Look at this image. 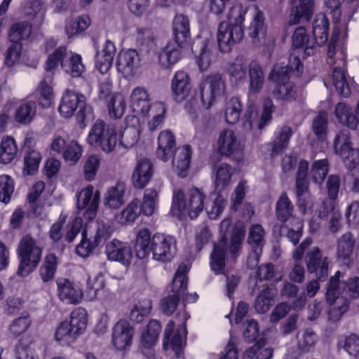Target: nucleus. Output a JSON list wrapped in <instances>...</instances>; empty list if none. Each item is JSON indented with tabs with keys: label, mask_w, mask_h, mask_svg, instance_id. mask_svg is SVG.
<instances>
[{
	"label": "nucleus",
	"mask_w": 359,
	"mask_h": 359,
	"mask_svg": "<svg viewBox=\"0 0 359 359\" xmlns=\"http://www.w3.org/2000/svg\"><path fill=\"white\" fill-rule=\"evenodd\" d=\"M134 249L138 259H144L152 254L154 260L167 263L175 256L177 241L172 236L161 233L151 236L149 229L142 228L136 233Z\"/></svg>",
	"instance_id": "1"
},
{
	"label": "nucleus",
	"mask_w": 359,
	"mask_h": 359,
	"mask_svg": "<svg viewBox=\"0 0 359 359\" xmlns=\"http://www.w3.org/2000/svg\"><path fill=\"white\" fill-rule=\"evenodd\" d=\"M46 76L43 80L40 81L38 87L33 91L29 97L34 98L36 101L29 100L22 102L16 109L15 113V120L21 124H28L34 118L37 104L42 108H49L51 107L54 93L53 87L48 83Z\"/></svg>",
	"instance_id": "2"
},
{
	"label": "nucleus",
	"mask_w": 359,
	"mask_h": 359,
	"mask_svg": "<svg viewBox=\"0 0 359 359\" xmlns=\"http://www.w3.org/2000/svg\"><path fill=\"white\" fill-rule=\"evenodd\" d=\"M271 69L269 80L273 83V97L282 102H292L297 100V93L295 83L291 81L293 75L302 76L304 69Z\"/></svg>",
	"instance_id": "3"
},
{
	"label": "nucleus",
	"mask_w": 359,
	"mask_h": 359,
	"mask_svg": "<svg viewBox=\"0 0 359 359\" xmlns=\"http://www.w3.org/2000/svg\"><path fill=\"white\" fill-rule=\"evenodd\" d=\"M43 250L30 234L24 235L18 244L17 255L19 265L17 274L26 277L32 273L41 260Z\"/></svg>",
	"instance_id": "4"
},
{
	"label": "nucleus",
	"mask_w": 359,
	"mask_h": 359,
	"mask_svg": "<svg viewBox=\"0 0 359 359\" xmlns=\"http://www.w3.org/2000/svg\"><path fill=\"white\" fill-rule=\"evenodd\" d=\"M206 196L198 188L190 189L185 198L182 190L175 191L172 196L171 212L176 216L187 214L191 219H196L204 209Z\"/></svg>",
	"instance_id": "5"
},
{
	"label": "nucleus",
	"mask_w": 359,
	"mask_h": 359,
	"mask_svg": "<svg viewBox=\"0 0 359 359\" xmlns=\"http://www.w3.org/2000/svg\"><path fill=\"white\" fill-rule=\"evenodd\" d=\"M58 110L65 118L75 114L76 122L82 128L86 126L88 116L92 111L91 107L86 104V96L70 90H67L62 97Z\"/></svg>",
	"instance_id": "6"
},
{
	"label": "nucleus",
	"mask_w": 359,
	"mask_h": 359,
	"mask_svg": "<svg viewBox=\"0 0 359 359\" xmlns=\"http://www.w3.org/2000/svg\"><path fill=\"white\" fill-rule=\"evenodd\" d=\"M347 38V25L337 21L334 22L332 34L328 45L327 64L334 67H345L346 49L345 46Z\"/></svg>",
	"instance_id": "7"
},
{
	"label": "nucleus",
	"mask_w": 359,
	"mask_h": 359,
	"mask_svg": "<svg viewBox=\"0 0 359 359\" xmlns=\"http://www.w3.org/2000/svg\"><path fill=\"white\" fill-rule=\"evenodd\" d=\"M118 137L116 128L107 125L97 119L93 125L88 135V142L93 147H99L104 152L112 151L117 144Z\"/></svg>",
	"instance_id": "8"
},
{
	"label": "nucleus",
	"mask_w": 359,
	"mask_h": 359,
	"mask_svg": "<svg viewBox=\"0 0 359 359\" xmlns=\"http://www.w3.org/2000/svg\"><path fill=\"white\" fill-rule=\"evenodd\" d=\"M305 261L308 272L315 273L320 282L326 280L329 273L330 259L324 256L318 247H313L306 255Z\"/></svg>",
	"instance_id": "9"
},
{
	"label": "nucleus",
	"mask_w": 359,
	"mask_h": 359,
	"mask_svg": "<svg viewBox=\"0 0 359 359\" xmlns=\"http://www.w3.org/2000/svg\"><path fill=\"white\" fill-rule=\"evenodd\" d=\"M334 147L347 169L352 170L359 164V149L352 147L349 136L342 133L337 135L334 141Z\"/></svg>",
	"instance_id": "10"
},
{
	"label": "nucleus",
	"mask_w": 359,
	"mask_h": 359,
	"mask_svg": "<svg viewBox=\"0 0 359 359\" xmlns=\"http://www.w3.org/2000/svg\"><path fill=\"white\" fill-rule=\"evenodd\" d=\"M135 335V328L126 319H120L113 327L111 341L114 346L118 351L130 348Z\"/></svg>",
	"instance_id": "11"
},
{
	"label": "nucleus",
	"mask_w": 359,
	"mask_h": 359,
	"mask_svg": "<svg viewBox=\"0 0 359 359\" xmlns=\"http://www.w3.org/2000/svg\"><path fill=\"white\" fill-rule=\"evenodd\" d=\"M244 31L238 27L230 26L229 24L222 22L217 30V43L221 52L229 53L233 46L243 37Z\"/></svg>",
	"instance_id": "12"
},
{
	"label": "nucleus",
	"mask_w": 359,
	"mask_h": 359,
	"mask_svg": "<svg viewBox=\"0 0 359 359\" xmlns=\"http://www.w3.org/2000/svg\"><path fill=\"white\" fill-rule=\"evenodd\" d=\"M93 187L88 185L76 195L78 210H85L83 215L87 220H92L96 216L99 205V194L93 196Z\"/></svg>",
	"instance_id": "13"
},
{
	"label": "nucleus",
	"mask_w": 359,
	"mask_h": 359,
	"mask_svg": "<svg viewBox=\"0 0 359 359\" xmlns=\"http://www.w3.org/2000/svg\"><path fill=\"white\" fill-rule=\"evenodd\" d=\"M104 253L109 261L119 262L126 266L131 264L133 257L130 244L117 239H114L106 245Z\"/></svg>",
	"instance_id": "14"
},
{
	"label": "nucleus",
	"mask_w": 359,
	"mask_h": 359,
	"mask_svg": "<svg viewBox=\"0 0 359 359\" xmlns=\"http://www.w3.org/2000/svg\"><path fill=\"white\" fill-rule=\"evenodd\" d=\"M205 83L200 85V95L203 106L208 109L213 104L216 98L224 93L225 84L222 77L219 74L210 76V89L205 90Z\"/></svg>",
	"instance_id": "15"
},
{
	"label": "nucleus",
	"mask_w": 359,
	"mask_h": 359,
	"mask_svg": "<svg viewBox=\"0 0 359 359\" xmlns=\"http://www.w3.org/2000/svg\"><path fill=\"white\" fill-rule=\"evenodd\" d=\"M161 332V323L155 319L149 321L146 328L142 332L140 344L143 354L148 358L154 355V347L156 344Z\"/></svg>",
	"instance_id": "16"
},
{
	"label": "nucleus",
	"mask_w": 359,
	"mask_h": 359,
	"mask_svg": "<svg viewBox=\"0 0 359 359\" xmlns=\"http://www.w3.org/2000/svg\"><path fill=\"white\" fill-rule=\"evenodd\" d=\"M130 108L135 115L126 118L127 124L129 120L138 121L137 116H146L150 109L151 104L147 91L142 87L135 88L130 95Z\"/></svg>",
	"instance_id": "17"
},
{
	"label": "nucleus",
	"mask_w": 359,
	"mask_h": 359,
	"mask_svg": "<svg viewBox=\"0 0 359 359\" xmlns=\"http://www.w3.org/2000/svg\"><path fill=\"white\" fill-rule=\"evenodd\" d=\"M187 291L185 282L178 278L173 280L172 285V294L163 298L160 302V308L162 313L167 316H172L176 311L180 302L181 296Z\"/></svg>",
	"instance_id": "18"
},
{
	"label": "nucleus",
	"mask_w": 359,
	"mask_h": 359,
	"mask_svg": "<svg viewBox=\"0 0 359 359\" xmlns=\"http://www.w3.org/2000/svg\"><path fill=\"white\" fill-rule=\"evenodd\" d=\"M175 151L176 140L173 133L169 130L161 131L157 139V158L167 162L174 156Z\"/></svg>",
	"instance_id": "19"
},
{
	"label": "nucleus",
	"mask_w": 359,
	"mask_h": 359,
	"mask_svg": "<svg viewBox=\"0 0 359 359\" xmlns=\"http://www.w3.org/2000/svg\"><path fill=\"white\" fill-rule=\"evenodd\" d=\"M154 172V165L149 159L139 160L132 175V182L134 187L144 189L151 180Z\"/></svg>",
	"instance_id": "20"
},
{
	"label": "nucleus",
	"mask_w": 359,
	"mask_h": 359,
	"mask_svg": "<svg viewBox=\"0 0 359 359\" xmlns=\"http://www.w3.org/2000/svg\"><path fill=\"white\" fill-rule=\"evenodd\" d=\"M57 287L58 297L62 302L76 304L83 298L82 290L67 278L57 279Z\"/></svg>",
	"instance_id": "21"
},
{
	"label": "nucleus",
	"mask_w": 359,
	"mask_h": 359,
	"mask_svg": "<svg viewBox=\"0 0 359 359\" xmlns=\"http://www.w3.org/2000/svg\"><path fill=\"white\" fill-rule=\"evenodd\" d=\"M173 99L177 102H182L189 95L191 90L190 78L183 70L177 71L171 83Z\"/></svg>",
	"instance_id": "22"
},
{
	"label": "nucleus",
	"mask_w": 359,
	"mask_h": 359,
	"mask_svg": "<svg viewBox=\"0 0 359 359\" xmlns=\"http://www.w3.org/2000/svg\"><path fill=\"white\" fill-rule=\"evenodd\" d=\"M264 13L257 6H254L252 21L249 26V36L256 41L260 43L265 42L266 25L264 22Z\"/></svg>",
	"instance_id": "23"
},
{
	"label": "nucleus",
	"mask_w": 359,
	"mask_h": 359,
	"mask_svg": "<svg viewBox=\"0 0 359 359\" xmlns=\"http://www.w3.org/2000/svg\"><path fill=\"white\" fill-rule=\"evenodd\" d=\"M175 327V323L173 320H170L165 327L163 346L164 349H168V346L175 353L176 358H180L183 355L182 349V338L180 331L176 330L173 334V329Z\"/></svg>",
	"instance_id": "24"
},
{
	"label": "nucleus",
	"mask_w": 359,
	"mask_h": 359,
	"mask_svg": "<svg viewBox=\"0 0 359 359\" xmlns=\"http://www.w3.org/2000/svg\"><path fill=\"white\" fill-rule=\"evenodd\" d=\"M175 40L179 46L186 47L190 39L189 20L183 14L176 15L172 22Z\"/></svg>",
	"instance_id": "25"
},
{
	"label": "nucleus",
	"mask_w": 359,
	"mask_h": 359,
	"mask_svg": "<svg viewBox=\"0 0 359 359\" xmlns=\"http://www.w3.org/2000/svg\"><path fill=\"white\" fill-rule=\"evenodd\" d=\"M292 45L294 49H304V54L307 56L314 54L318 46L314 40L310 39L304 27H297L293 32Z\"/></svg>",
	"instance_id": "26"
},
{
	"label": "nucleus",
	"mask_w": 359,
	"mask_h": 359,
	"mask_svg": "<svg viewBox=\"0 0 359 359\" xmlns=\"http://www.w3.org/2000/svg\"><path fill=\"white\" fill-rule=\"evenodd\" d=\"M334 113L339 123L355 130L357 128L359 121V101L355 108V115L353 114L352 109L343 102L337 104Z\"/></svg>",
	"instance_id": "27"
},
{
	"label": "nucleus",
	"mask_w": 359,
	"mask_h": 359,
	"mask_svg": "<svg viewBox=\"0 0 359 359\" xmlns=\"http://www.w3.org/2000/svg\"><path fill=\"white\" fill-rule=\"evenodd\" d=\"M330 22L323 13L317 14L312 22V33L318 46L325 45L329 36Z\"/></svg>",
	"instance_id": "28"
},
{
	"label": "nucleus",
	"mask_w": 359,
	"mask_h": 359,
	"mask_svg": "<svg viewBox=\"0 0 359 359\" xmlns=\"http://www.w3.org/2000/svg\"><path fill=\"white\" fill-rule=\"evenodd\" d=\"M313 0H299V5L293 6L288 18V24L294 25L301 20L309 21L313 11Z\"/></svg>",
	"instance_id": "29"
},
{
	"label": "nucleus",
	"mask_w": 359,
	"mask_h": 359,
	"mask_svg": "<svg viewBox=\"0 0 359 359\" xmlns=\"http://www.w3.org/2000/svg\"><path fill=\"white\" fill-rule=\"evenodd\" d=\"M294 205L286 192H282L276 204V217L278 222L285 224L287 221H295L294 214Z\"/></svg>",
	"instance_id": "30"
},
{
	"label": "nucleus",
	"mask_w": 359,
	"mask_h": 359,
	"mask_svg": "<svg viewBox=\"0 0 359 359\" xmlns=\"http://www.w3.org/2000/svg\"><path fill=\"white\" fill-rule=\"evenodd\" d=\"M126 186L118 182L110 187L104 196V203L106 207L111 209H118L125 203Z\"/></svg>",
	"instance_id": "31"
},
{
	"label": "nucleus",
	"mask_w": 359,
	"mask_h": 359,
	"mask_svg": "<svg viewBox=\"0 0 359 359\" xmlns=\"http://www.w3.org/2000/svg\"><path fill=\"white\" fill-rule=\"evenodd\" d=\"M264 235L265 231L261 224H256L250 226L248 243L251 246L255 259L257 260L262 253V249L264 245Z\"/></svg>",
	"instance_id": "32"
},
{
	"label": "nucleus",
	"mask_w": 359,
	"mask_h": 359,
	"mask_svg": "<svg viewBox=\"0 0 359 359\" xmlns=\"http://www.w3.org/2000/svg\"><path fill=\"white\" fill-rule=\"evenodd\" d=\"M192 157V149L190 145L185 144L179 147L176 158H172V163L176 165L178 175L185 177L190 167Z\"/></svg>",
	"instance_id": "33"
},
{
	"label": "nucleus",
	"mask_w": 359,
	"mask_h": 359,
	"mask_svg": "<svg viewBox=\"0 0 359 359\" xmlns=\"http://www.w3.org/2000/svg\"><path fill=\"white\" fill-rule=\"evenodd\" d=\"M152 309V302L145 298L135 304L128 314L130 321L135 324L142 323L149 316Z\"/></svg>",
	"instance_id": "34"
},
{
	"label": "nucleus",
	"mask_w": 359,
	"mask_h": 359,
	"mask_svg": "<svg viewBox=\"0 0 359 359\" xmlns=\"http://www.w3.org/2000/svg\"><path fill=\"white\" fill-rule=\"evenodd\" d=\"M140 215V200L134 198L121 212L115 215V220L121 225L132 224Z\"/></svg>",
	"instance_id": "35"
},
{
	"label": "nucleus",
	"mask_w": 359,
	"mask_h": 359,
	"mask_svg": "<svg viewBox=\"0 0 359 359\" xmlns=\"http://www.w3.org/2000/svg\"><path fill=\"white\" fill-rule=\"evenodd\" d=\"M238 146L237 137L232 130H224L222 131L218 140V152L226 156H230L233 154Z\"/></svg>",
	"instance_id": "36"
},
{
	"label": "nucleus",
	"mask_w": 359,
	"mask_h": 359,
	"mask_svg": "<svg viewBox=\"0 0 359 359\" xmlns=\"http://www.w3.org/2000/svg\"><path fill=\"white\" fill-rule=\"evenodd\" d=\"M277 294V290L273 287H266L257 295L255 309L257 313H265L274 304V297Z\"/></svg>",
	"instance_id": "37"
},
{
	"label": "nucleus",
	"mask_w": 359,
	"mask_h": 359,
	"mask_svg": "<svg viewBox=\"0 0 359 359\" xmlns=\"http://www.w3.org/2000/svg\"><path fill=\"white\" fill-rule=\"evenodd\" d=\"M72 332L79 337L86 330L88 324V313L85 309L79 307L70 313V320L68 322Z\"/></svg>",
	"instance_id": "38"
},
{
	"label": "nucleus",
	"mask_w": 359,
	"mask_h": 359,
	"mask_svg": "<svg viewBox=\"0 0 359 359\" xmlns=\"http://www.w3.org/2000/svg\"><path fill=\"white\" fill-rule=\"evenodd\" d=\"M231 177V166L226 163L219 164L216 170L215 192H223L229 185Z\"/></svg>",
	"instance_id": "39"
},
{
	"label": "nucleus",
	"mask_w": 359,
	"mask_h": 359,
	"mask_svg": "<svg viewBox=\"0 0 359 359\" xmlns=\"http://www.w3.org/2000/svg\"><path fill=\"white\" fill-rule=\"evenodd\" d=\"M18 147L14 138L6 136L2 138L0 144V163H10L16 156Z\"/></svg>",
	"instance_id": "40"
},
{
	"label": "nucleus",
	"mask_w": 359,
	"mask_h": 359,
	"mask_svg": "<svg viewBox=\"0 0 359 359\" xmlns=\"http://www.w3.org/2000/svg\"><path fill=\"white\" fill-rule=\"evenodd\" d=\"M107 107L111 118L119 119L122 118L126 111V102L121 95L115 93L108 100Z\"/></svg>",
	"instance_id": "41"
},
{
	"label": "nucleus",
	"mask_w": 359,
	"mask_h": 359,
	"mask_svg": "<svg viewBox=\"0 0 359 359\" xmlns=\"http://www.w3.org/2000/svg\"><path fill=\"white\" fill-rule=\"evenodd\" d=\"M158 201V192L155 188L146 189L144 193L143 200L140 201V210L141 215L145 216L152 215L156 209Z\"/></svg>",
	"instance_id": "42"
},
{
	"label": "nucleus",
	"mask_w": 359,
	"mask_h": 359,
	"mask_svg": "<svg viewBox=\"0 0 359 359\" xmlns=\"http://www.w3.org/2000/svg\"><path fill=\"white\" fill-rule=\"evenodd\" d=\"M227 252L219 246H213L210 256V266L215 275L224 273Z\"/></svg>",
	"instance_id": "43"
},
{
	"label": "nucleus",
	"mask_w": 359,
	"mask_h": 359,
	"mask_svg": "<svg viewBox=\"0 0 359 359\" xmlns=\"http://www.w3.org/2000/svg\"><path fill=\"white\" fill-rule=\"evenodd\" d=\"M248 8L241 4H234L229 11L225 22L230 26L238 27L244 31V22Z\"/></svg>",
	"instance_id": "44"
},
{
	"label": "nucleus",
	"mask_w": 359,
	"mask_h": 359,
	"mask_svg": "<svg viewBox=\"0 0 359 359\" xmlns=\"http://www.w3.org/2000/svg\"><path fill=\"white\" fill-rule=\"evenodd\" d=\"M332 81L336 90L344 97L351 95V89L346 80L347 69H332Z\"/></svg>",
	"instance_id": "45"
},
{
	"label": "nucleus",
	"mask_w": 359,
	"mask_h": 359,
	"mask_svg": "<svg viewBox=\"0 0 359 359\" xmlns=\"http://www.w3.org/2000/svg\"><path fill=\"white\" fill-rule=\"evenodd\" d=\"M57 267V257L53 253H48L39 269V274L44 283L53 279Z\"/></svg>",
	"instance_id": "46"
},
{
	"label": "nucleus",
	"mask_w": 359,
	"mask_h": 359,
	"mask_svg": "<svg viewBox=\"0 0 359 359\" xmlns=\"http://www.w3.org/2000/svg\"><path fill=\"white\" fill-rule=\"evenodd\" d=\"M142 58L135 49L121 50L116 60L117 67H137L141 65Z\"/></svg>",
	"instance_id": "47"
},
{
	"label": "nucleus",
	"mask_w": 359,
	"mask_h": 359,
	"mask_svg": "<svg viewBox=\"0 0 359 359\" xmlns=\"http://www.w3.org/2000/svg\"><path fill=\"white\" fill-rule=\"evenodd\" d=\"M116 52V47L110 41H107L102 50L95 57V67H111Z\"/></svg>",
	"instance_id": "48"
},
{
	"label": "nucleus",
	"mask_w": 359,
	"mask_h": 359,
	"mask_svg": "<svg viewBox=\"0 0 359 359\" xmlns=\"http://www.w3.org/2000/svg\"><path fill=\"white\" fill-rule=\"evenodd\" d=\"M90 25L88 15H81L75 19H69L66 22L65 32L69 38L86 30Z\"/></svg>",
	"instance_id": "49"
},
{
	"label": "nucleus",
	"mask_w": 359,
	"mask_h": 359,
	"mask_svg": "<svg viewBox=\"0 0 359 359\" xmlns=\"http://www.w3.org/2000/svg\"><path fill=\"white\" fill-rule=\"evenodd\" d=\"M292 135L291 128L288 126L281 128L277 133L276 140L272 144L271 155H278L287 148Z\"/></svg>",
	"instance_id": "50"
},
{
	"label": "nucleus",
	"mask_w": 359,
	"mask_h": 359,
	"mask_svg": "<svg viewBox=\"0 0 359 359\" xmlns=\"http://www.w3.org/2000/svg\"><path fill=\"white\" fill-rule=\"evenodd\" d=\"M41 158L39 151L29 149L24 156L23 172L28 175H34L39 169Z\"/></svg>",
	"instance_id": "51"
},
{
	"label": "nucleus",
	"mask_w": 359,
	"mask_h": 359,
	"mask_svg": "<svg viewBox=\"0 0 359 359\" xmlns=\"http://www.w3.org/2000/svg\"><path fill=\"white\" fill-rule=\"evenodd\" d=\"M32 27L28 22L14 24L9 32V39L13 43H19L21 40L27 39L31 35Z\"/></svg>",
	"instance_id": "52"
},
{
	"label": "nucleus",
	"mask_w": 359,
	"mask_h": 359,
	"mask_svg": "<svg viewBox=\"0 0 359 359\" xmlns=\"http://www.w3.org/2000/svg\"><path fill=\"white\" fill-rule=\"evenodd\" d=\"M243 111V105L240 99L237 97H231L226 105L225 111L226 121L231 125L236 123Z\"/></svg>",
	"instance_id": "53"
},
{
	"label": "nucleus",
	"mask_w": 359,
	"mask_h": 359,
	"mask_svg": "<svg viewBox=\"0 0 359 359\" xmlns=\"http://www.w3.org/2000/svg\"><path fill=\"white\" fill-rule=\"evenodd\" d=\"M329 162L327 158L314 161L311 165V175L315 183H322L327 175Z\"/></svg>",
	"instance_id": "54"
},
{
	"label": "nucleus",
	"mask_w": 359,
	"mask_h": 359,
	"mask_svg": "<svg viewBox=\"0 0 359 359\" xmlns=\"http://www.w3.org/2000/svg\"><path fill=\"white\" fill-rule=\"evenodd\" d=\"M25 14L28 19L34 21V25H41L44 18L41 1L39 0H34L28 2L25 7Z\"/></svg>",
	"instance_id": "55"
},
{
	"label": "nucleus",
	"mask_w": 359,
	"mask_h": 359,
	"mask_svg": "<svg viewBox=\"0 0 359 359\" xmlns=\"http://www.w3.org/2000/svg\"><path fill=\"white\" fill-rule=\"evenodd\" d=\"M250 76L249 93L251 95L258 94L263 88L264 76L262 69H248Z\"/></svg>",
	"instance_id": "56"
},
{
	"label": "nucleus",
	"mask_w": 359,
	"mask_h": 359,
	"mask_svg": "<svg viewBox=\"0 0 359 359\" xmlns=\"http://www.w3.org/2000/svg\"><path fill=\"white\" fill-rule=\"evenodd\" d=\"M97 246L91 238H88L87 230L83 229L81 231V240L76 248V252L81 257H87Z\"/></svg>",
	"instance_id": "57"
},
{
	"label": "nucleus",
	"mask_w": 359,
	"mask_h": 359,
	"mask_svg": "<svg viewBox=\"0 0 359 359\" xmlns=\"http://www.w3.org/2000/svg\"><path fill=\"white\" fill-rule=\"evenodd\" d=\"M15 183L8 175L0 176V201L8 204L14 191Z\"/></svg>",
	"instance_id": "58"
},
{
	"label": "nucleus",
	"mask_w": 359,
	"mask_h": 359,
	"mask_svg": "<svg viewBox=\"0 0 359 359\" xmlns=\"http://www.w3.org/2000/svg\"><path fill=\"white\" fill-rule=\"evenodd\" d=\"M312 130L315 135L319 140L326 137L327 131V116L325 111H320L313 118Z\"/></svg>",
	"instance_id": "59"
},
{
	"label": "nucleus",
	"mask_w": 359,
	"mask_h": 359,
	"mask_svg": "<svg viewBox=\"0 0 359 359\" xmlns=\"http://www.w3.org/2000/svg\"><path fill=\"white\" fill-rule=\"evenodd\" d=\"M104 277L103 274L99 273L94 277H88L86 283V292L90 298H96L99 292L104 288Z\"/></svg>",
	"instance_id": "60"
},
{
	"label": "nucleus",
	"mask_w": 359,
	"mask_h": 359,
	"mask_svg": "<svg viewBox=\"0 0 359 359\" xmlns=\"http://www.w3.org/2000/svg\"><path fill=\"white\" fill-rule=\"evenodd\" d=\"M353 244L350 233L342 235L337 244L338 257L344 259L349 258L353 250Z\"/></svg>",
	"instance_id": "61"
},
{
	"label": "nucleus",
	"mask_w": 359,
	"mask_h": 359,
	"mask_svg": "<svg viewBox=\"0 0 359 359\" xmlns=\"http://www.w3.org/2000/svg\"><path fill=\"white\" fill-rule=\"evenodd\" d=\"M338 346L342 347L350 355L359 357V337L356 334H352L346 337L338 343Z\"/></svg>",
	"instance_id": "62"
},
{
	"label": "nucleus",
	"mask_w": 359,
	"mask_h": 359,
	"mask_svg": "<svg viewBox=\"0 0 359 359\" xmlns=\"http://www.w3.org/2000/svg\"><path fill=\"white\" fill-rule=\"evenodd\" d=\"M217 196L214 199L211 208H206L208 215L210 219H217L223 212L226 204V200L222 196V192H216Z\"/></svg>",
	"instance_id": "63"
},
{
	"label": "nucleus",
	"mask_w": 359,
	"mask_h": 359,
	"mask_svg": "<svg viewBox=\"0 0 359 359\" xmlns=\"http://www.w3.org/2000/svg\"><path fill=\"white\" fill-rule=\"evenodd\" d=\"M217 196L214 199L211 208H206L208 215L210 219H217L223 212L226 204V200L222 196V192H216Z\"/></svg>",
	"instance_id": "64"
}]
</instances>
